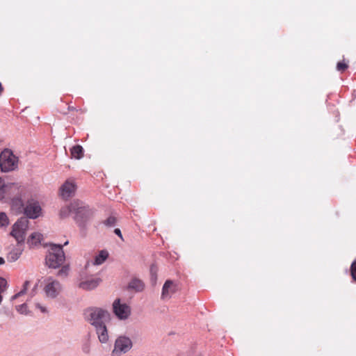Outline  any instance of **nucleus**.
<instances>
[{
  "instance_id": "1",
  "label": "nucleus",
  "mask_w": 356,
  "mask_h": 356,
  "mask_svg": "<svg viewBox=\"0 0 356 356\" xmlns=\"http://www.w3.org/2000/svg\"><path fill=\"white\" fill-rule=\"evenodd\" d=\"M88 321L95 327L107 324L111 321V314L99 307L88 308L85 312Z\"/></svg>"
},
{
  "instance_id": "2",
  "label": "nucleus",
  "mask_w": 356,
  "mask_h": 356,
  "mask_svg": "<svg viewBox=\"0 0 356 356\" xmlns=\"http://www.w3.org/2000/svg\"><path fill=\"white\" fill-rule=\"evenodd\" d=\"M63 247L61 245L49 244L48 254L45 258L46 264L49 268H57L65 261V256Z\"/></svg>"
},
{
  "instance_id": "3",
  "label": "nucleus",
  "mask_w": 356,
  "mask_h": 356,
  "mask_svg": "<svg viewBox=\"0 0 356 356\" xmlns=\"http://www.w3.org/2000/svg\"><path fill=\"white\" fill-rule=\"evenodd\" d=\"M18 166V158L8 149H5L0 154V168L3 172L15 170Z\"/></svg>"
},
{
  "instance_id": "4",
  "label": "nucleus",
  "mask_w": 356,
  "mask_h": 356,
  "mask_svg": "<svg viewBox=\"0 0 356 356\" xmlns=\"http://www.w3.org/2000/svg\"><path fill=\"white\" fill-rule=\"evenodd\" d=\"M29 222V220L26 217H22L13 225L10 235L15 238L19 245L24 243L25 241Z\"/></svg>"
},
{
  "instance_id": "5",
  "label": "nucleus",
  "mask_w": 356,
  "mask_h": 356,
  "mask_svg": "<svg viewBox=\"0 0 356 356\" xmlns=\"http://www.w3.org/2000/svg\"><path fill=\"white\" fill-rule=\"evenodd\" d=\"M133 347V342L128 337L121 335L117 337L111 356H122L128 353Z\"/></svg>"
},
{
  "instance_id": "6",
  "label": "nucleus",
  "mask_w": 356,
  "mask_h": 356,
  "mask_svg": "<svg viewBox=\"0 0 356 356\" xmlns=\"http://www.w3.org/2000/svg\"><path fill=\"white\" fill-rule=\"evenodd\" d=\"M45 283L44 287L45 296L51 299L57 298L63 289L61 284L51 277H47L45 280Z\"/></svg>"
},
{
  "instance_id": "7",
  "label": "nucleus",
  "mask_w": 356,
  "mask_h": 356,
  "mask_svg": "<svg viewBox=\"0 0 356 356\" xmlns=\"http://www.w3.org/2000/svg\"><path fill=\"white\" fill-rule=\"evenodd\" d=\"M79 209L75 210L74 220L80 227H83L92 216V211L84 202L79 201Z\"/></svg>"
},
{
  "instance_id": "8",
  "label": "nucleus",
  "mask_w": 356,
  "mask_h": 356,
  "mask_svg": "<svg viewBox=\"0 0 356 356\" xmlns=\"http://www.w3.org/2000/svg\"><path fill=\"white\" fill-rule=\"evenodd\" d=\"M42 213V208L39 202L34 200L27 201L24 207V214L31 219L38 218Z\"/></svg>"
},
{
  "instance_id": "9",
  "label": "nucleus",
  "mask_w": 356,
  "mask_h": 356,
  "mask_svg": "<svg viewBox=\"0 0 356 356\" xmlns=\"http://www.w3.org/2000/svg\"><path fill=\"white\" fill-rule=\"evenodd\" d=\"M102 282V279L98 277H86L83 275H81L79 282V287L85 291H91L96 289Z\"/></svg>"
},
{
  "instance_id": "10",
  "label": "nucleus",
  "mask_w": 356,
  "mask_h": 356,
  "mask_svg": "<svg viewBox=\"0 0 356 356\" xmlns=\"http://www.w3.org/2000/svg\"><path fill=\"white\" fill-rule=\"evenodd\" d=\"M113 312L120 320H126L131 314L130 307L125 303L121 304L120 299H116L113 303Z\"/></svg>"
},
{
  "instance_id": "11",
  "label": "nucleus",
  "mask_w": 356,
  "mask_h": 356,
  "mask_svg": "<svg viewBox=\"0 0 356 356\" xmlns=\"http://www.w3.org/2000/svg\"><path fill=\"white\" fill-rule=\"evenodd\" d=\"M76 190V185L73 180H67L60 187V195L64 199H68L73 195Z\"/></svg>"
},
{
  "instance_id": "12",
  "label": "nucleus",
  "mask_w": 356,
  "mask_h": 356,
  "mask_svg": "<svg viewBox=\"0 0 356 356\" xmlns=\"http://www.w3.org/2000/svg\"><path fill=\"white\" fill-rule=\"evenodd\" d=\"M175 291L176 285L174 282L170 280H166L162 288L161 299L165 300L170 298Z\"/></svg>"
},
{
  "instance_id": "13",
  "label": "nucleus",
  "mask_w": 356,
  "mask_h": 356,
  "mask_svg": "<svg viewBox=\"0 0 356 356\" xmlns=\"http://www.w3.org/2000/svg\"><path fill=\"white\" fill-rule=\"evenodd\" d=\"M79 204V200H74L73 202H72L70 203V205L63 207L60 211V218H65L68 217L71 213H74L75 210H78L79 208V206L80 204Z\"/></svg>"
},
{
  "instance_id": "14",
  "label": "nucleus",
  "mask_w": 356,
  "mask_h": 356,
  "mask_svg": "<svg viewBox=\"0 0 356 356\" xmlns=\"http://www.w3.org/2000/svg\"><path fill=\"white\" fill-rule=\"evenodd\" d=\"M96 334H97L98 339L102 343H106L109 339L108 332L106 327V324L95 327Z\"/></svg>"
},
{
  "instance_id": "15",
  "label": "nucleus",
  "mask_w": 356,
  "mask_h": 356,
  "mask_svg": "<svg viewBox=\"0 0 356 356\" xmlns=\"http://www.w3.org/2000/svg\"><path fill=\"white\" fill-rule=\"evenodd\" d=\"M23 252V248L21 245H19L13 248L7 255V260L9 262H15L21 256Z\"/></svg>"
},
{
  "instance_id": "16",
  "label": "nucleus",
  "mask_w": 356,
  "mask_h": 356,
  "mask_svg": "<svg viewBox=\"0 0 356 356\" xmlns=\"http://www.w3.org/2000/svg\"><path fill=\"white\" fill-rule=\"evenodd\" d=\"M128 288L136 292H140L143 291L145 288V284L142 280L138 278H134L129 283Z\"/></svg>"
},
{
  "instance_id": "17",
  "label": "nucleus",
  "mask_w": 356,
  "mask_h": 356,
  "mask_svg": "<svg viewBox=\"0 0 356 356\" xmlns=\"http://www.w3.org/2000/svg\"><path fill=\"white\" fill-rule=\"evenodd\" d=\"M70 152L72 157L76 159H80L83 156V149L79 145L73 146Z\"/></svg>"
},
{
  "instance_id": "18",
  "label": "nucleus",
  "mask_w": 356,
  "mask_h": 356,
  "mask_svg": "<svg viewBox=\"0 0 356 356\" xmlns=\"http://www.w3.org/2000/svg\"><path fill=\"white\" fill-rule=\"evenodd\" d=\"M108 257V253L106 250H101L98 255H97L95 258L92 264L94 265H101L103 264L106 259Z\"/></svg>"
},
{
  "instance_id": "19",
  "label": "nucleus",
  "mask_w": 356,
  "mask_h": 356,
  "mask_svg": "<svg viewBox=\"0 0 356 356\" xmlns=\"http://www.w3.org/2000/svg\"><path fill=\"white\" fill-rule=\"evenodd\" d=\"M42 239V235L40 233L33 232L30 236L29 243H31L32 245H38L41 242Z\"/></svg>"
},
{
  "instance_id": "20",
  "label": "nucleus",
  "mask_w": 356,
  "mask_h": 356,
  "mask_svg": "<svg viewBox=\"0 0 356 356\" xmlns=\"http://www.w3.org/2000/svg\"><path fill=\"white\" fill-rule=\"evenodd\" d=\"M12 184H6L4 180L0 177V200L5 197L6 190L8 187H10Z\"/></svg>"
},
{
  "instance_id": "21",
  "label": "nucleus",
  "mask_w": 356,
  "mask_h": 356,
  "mask_svg": "<svg viewBox=\"0 0 356 356\" xmlns=\"http://www.w3.org/2000/svg\"><path fill=\"white\" fill-rule=\"evenodd\" d=\"M7 286L8 283L6 279L0 277V304L3 300L2 293L6 290Z\"/></svg>"
},
{
  "instance_id": "22",
  "label": "nucleus",
  "mask_w": 356,
  "mask_h": 356,
  "mask_svg": "<svg viewBox=\"0 0 356 356\" xmlns=\"http://www.w3.org/2000/svg\"><path fill=\"white\" fill-rule=\"evenodd\" d=\"M70 271V267L68 265H65L61 267V268L58 271L57 275L62 277H66Z\"/></svg>"
},
{
  "instance_id": "23",
  "label": "nucleus",
  "mask_w": 356,
  "mask_h": 356,
  "mask_svg": "<svg viewBox=\"0 0 356 356\" xmlns=\"http://www.w3.org/2000/svg\"><path fill=\"white\" fill-rule=\"evenodd\" d=\"M16 310L21 314L27 315L29 313L27 305L26 303L16 306Z\"/></svg>"
},
{
  "instance_id": "24",
  "label": "nucleus",
  "mask_w": 356,
  "mask_h": 356,
  "mask_svg": "<svg viewBox=\"0 0 356 356\" xmlns=\"http://www.w3.org/2000/svg\"><path fill=\"white\" fill-rule=\"evenodd\" d=\"M8 225V218L5 213H0V227L7 226Z\"/></svg>"
},
{
  "instance_id": "25",
  "label": "nucleus",
  "mask_w": 356,
  "mask_h": 356,
  "mask_svg": "<svg viewBox=\"0 0 356 356\" xmlns=\"http://www.w3.org/2000/svg\"><path fill=\"white\" fill-rule=\"evenodd\" d=\"M117 218L115 216H109L105 221L104 224L108 227H113L116 224Z\"/></svg>"
},
{
  "instance_id": "26",
  "label": "nucleus",
  "mask_w": 356,
  "mask_h": 356,
  "mask_svg": "<svg viewBox=\"0 0 356 356\" xmlns=\"http://www.w3.org/2000/svg\"><path fill=\"white\" fill-rule=\"evenodd\" d=\"M150 271H151V280H152V282L153 284H155L156 282L157 277H156V270L154 268V266H151Z\"/></svg>"
},
{
  "instance_id": "27",
  "label": "nucleus",
  "mask_w": 356,
  "mask_h": 356,
  "mask_svg": "<svg viewBox=\"0 0 356 356\" xmlns=\"http://www.w3.org/2000/svg\"><path fill=\"white\" fill-rule=\"evenodd\" d=\"M351 275L353 279L356 282V259L353 262L351 265Z\"/></svg>"
},
{
  "instance_id": "28",
  "label": "nucleus",
  "mask_w": 356,
  "mask_h": 356,
  "mask_svg": "<svg viewBox=\"0 0 356 356\" xmlns=\"http://www.w3.org/2000/svg\"><path fill=\"white\" fill-rule=\"evenodd\" d=\"M347 68L348 65L344 63L339 62L337 65V69L338 71H344Z\"/></svg>"
},
{
  "instance_id": "29",
  "label": "nucleus",
  "mask_w": 356,
  "mask_h": 356,
  "mask_svg": "<svg viewBox=\"0 0 356 356\" xmlns=\"http://www.w3.org/2000/svg\"><path fill=\"white\" fill-rule=\"evenodd\" d=\"M35 307L40 310L42 313L47 314L48 313V310L46 307L42 305L40 303H35Z\"/></svg>"
},
{
  "instance_id": "30",
  "label": "nucleus",
  "mask_w": 356,
  "mask_h": 356,
  "mask_svg": "<svg viewBox=\"0 0 356 356\" xmlns=\"http://www.w3.org/2000/svg\"><path fill=\"white\" fill-rule=\"evenodd\" d=\"M82 350L86 354H89L90 352V345L88 343H85L82 347Z\"/></svg>"
},
{
  "instance_id": "31",
  "label": "nucleus",
  "mask_w": 356,
  "mask_h": 356,
  "mask_svg": "<svg viewBox=\"0 0 356 356\" xmlns=\"http://www.w3.org/2000/svg\"><path fill=\"white\" fill-rule=\"evenodd\" d=\"M24 295V291H19L17 293L15 294L11 297V301H13L14 300L17 299V298L22 296Z\"/></svg>"
},
{
  "instance_id": "32",
  "label": "nucleus",
  "mask_w": 356,
  "mask_h": 356,
  "mask_svg": "<svg viewBox=\"0 0 356 356\" xmlns=\"http://www.w3.org/2000/svg\"><path fill=\"white\" fill-rule=\"evenodd\" d=\"M114 233H115L116 235H118V236L121 239H123V238H122V233H121V231H120V229H118V228L115 229V230H114Z\"/></svg>"
},
{
  "instance_id": "33",
  "label": "nucleus",
  "mask_w": 356,
  "mask_h": 356,
  "mask_svg": "<svg viewBox=\"0 0 356 356\" xmlns=\"http://www.w3.org/2000/svg\"><path fill=\"white\" fill-rule=\"evenodd\" d=\"M29 284H30V282L29 281H26L24 283V285H23V287L25 288V289H28L29 286Z\"/></svg>"
},
{
  "instance_id": "34",
  "label": "nucleus",
  "mask_w": 356,
  "mask_h": 356,
  "mask_svg": "<svg viewBox=\"0 0 356 356\" xmlns=\"http://www.w3.org/2000/svg\"><path fill=\"white\" fill-rule=\"evenodd\" d=\"M4 263H5V259L3 257H0V266L3 265Z\"/></svg>"
},
{
  "instance_id": "35",
  "label": "nucleus",
  "mask_w": 356,
  "mask_h": 356,
  "mask_svg": "<svg viewBox=\"0 0 356 356\" xmlns=\"http://www.w3.org/2000/svg\"><path fill=\"white\" fill-rule=\"evenodd\" d=\"M27 289L23 287V289L20 291H24V295L26 293Z\"/></svg>"
},
{
  "instance_id": "36",
  "label": "nucleus",
  "mask_w": 356,
  "mask_h": 356,
  "mask_svg": "<svg viewBox=\"0 0 356 356\" xmlns=\"http://www.w3.org/2000/svg\"><path fill=\"white\" fill-rule=\"evenodd\" d=\"M89 265H90V262H89V261H88V262H87V264H86V266H85V268H86H86H88V267L89 266Z\"/></svg>"
},
{
  "instance_id": "37",
  "label": "nucleus",
  "mask_w": 356,
  "mask_h": 356,
  "mask_svg": "<svg viewBox=\"0 0 356 356\" xmlns=\"http://www.w3.org/2000/svg\"><path fill=\"white\" fill-rule=\"evenodd\" d=\"M68 243H69V242H68V241H65V242L64 243L63 245H67L68 244Z\"/></svg>"
},
{
  "instance_id": "38",
  "label": "nucleus",
  "mask_w": 356,
  "mask_h": 356,
  "mask_svg": "<svg viewBox=\"0 0 356 356\" xmlns=\"http://www.w3.org/2000/svg\"><path fill=\"white\" fill-rule=\"evenodd\" d=\"M37 286H38V285L36 284V285L34 286V288H33V291H34L37 289Z\"/></svg>"
}]
</instances>
